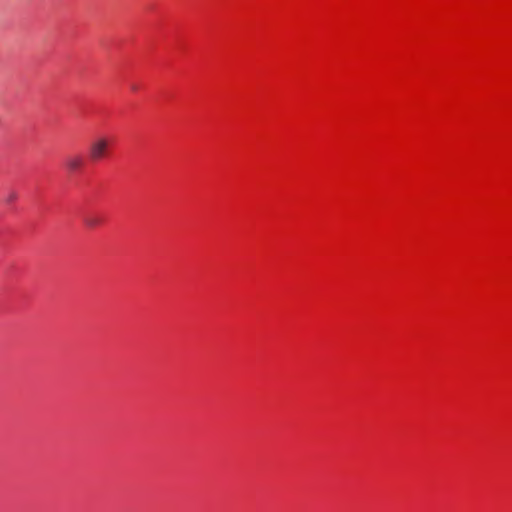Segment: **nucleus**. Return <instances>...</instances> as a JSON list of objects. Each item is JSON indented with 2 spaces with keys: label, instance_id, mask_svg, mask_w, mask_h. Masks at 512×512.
<instances>
[{
  "label": "nucleus",
  "instance_id": "obj_5",
  "mask_svg": "<svg viewBox=\"0 0 512 512\" xmlns=\"http://www.w3.org/2000/svg\"><path fill=\"white\" fill-rule=\"evenodd\" d=\"M137 89L136 86H132V90L135 91Z\"/></svg>",
  "mask_w": 512,
  "mask_h": 512
},
{
  "label": "nucleus",
  "instance_id": "obj_2",
  "mask_svg": "<svg viewBox=\"0 0 512 512\" xmlns=\"http://www.w3.org/2000/svg\"><path fill=\"white\" fill-rule=\"evenodd\" d=\"M65 164L70 172H75L82 168L84 159L81 155H70L66 158Z\"/></svg>",
  "mask_w": 512,
  "mask_h": 512
},
{
  "label": "nucleus",
  "instance_id": "obj_1",
  "mask_svg": "<svg viewBox=\"0 0 512 512\" xmlns=\"http://www.w3.org/2000/svg\"><path fill=\"white\" fill-rule=\"evenodd\" d=\"M110 140L105 136L94 139L88 149L89 157L92 161H100L109 154Z\"/></svg>",
  "mask_w": 512,
  "mask_h": 512
},
{
  "label": "nucleus",
  "instance_id": "obj_3",
  "mask_svg": "<svg viewBox=\"0 0 512 512\" xmlns=\"http://www.w3.org/2000/svg\"><path fill=\"white\" fill-rule=\"evenodd\" d=\"M102 222V218L95 213H89L83 217V224L90 229L100 226Z\"/></svg>",
  "mask_w": 512,
  "mask_h": 512
},
{
  "label": "nucleus",
  "instance_id": "obj_4",
  "mask_svg": "<svg viewBox=\"0 0 512 512\" xmlns=\"http://www.w3.org/2000/svg\"><path fill=\"white\" fill-rule=\"evenodd\" d=\"M17 199V193L12 191L7 195L6 201L7 202H14Z\"/></svg>",
  "mask_w": 512,
  "mask_h": 512
}]
</instances>
